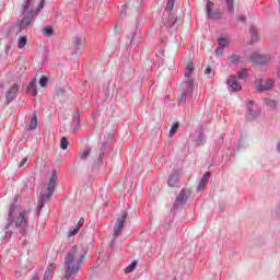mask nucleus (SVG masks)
I'll use <instances>...</instances> for the list:
<instances>
[{
	"instance_id": "c85d7f7f",
	"label": "nucleus",
	"mask_w": 280,
	"mask_h": 280,
	"mask_svg": "<svg viewBox=\"0 0 280 280\" xmlns=\"http://www.w3.org/2000/svg\"><path fill=\"white\" fill-rule=\"evenodd\" d=\"M248 78V70L247 69H242L238 72V80H246Z\"/></svg>"
},
{
	"instance_id": "de8ad7c7",
	"label": "nucleus",
	"mask_w": 280,
	"mask_h": 280,
	"mask_svg": "<svg viewBox=\"0 0 280 280\" xmlns=\"http://www.w3.org/2000/svg\"><path fill=\"white\" fill-rule=\"evenodd\" d=\"M43 8V5H40L37 10H38V12H39V10Z\"/></svg>"
},
{
	"instance_id": "4be33fe9",
	"label": "nucleus",
	"mask_w": 280,
	"mask_h": 280,
	"mask_svg": "<svg viewBox=\"0 0 280 280\" xmlns=\"http://www.w3.org/2000/svg\"><path fill=\"white\" fill-rule=\"evenodd\" d=\"M183 89H187V91H191L194 89V81L191 79H188L186 82L182 84Z\"/></svg>"
},
{
	"instance_id": "6e6552de",
	"label": "nucleus",
	"mask_w": 280,
	"mask_h": 280,
	"mask_svg": "<svg viewBox=\"0 0 280 280\" xmlns=\"http://www.w3.org/2000/svg\"><path fill=\"white\" fill-rule=\"evenodd\" d=\"M228 86L231 91H242V85L237 83V78L235 75H230L226 80Z\"/></svg>"
},
{
	"instance_id": "473e14b6",
	"label": "nucleus",
	"mask_w": 280,
	"mask_h": 280,
	"mask_svg": "<svg viewBox=\"0 0 280 280\" xmlns=\"http://www.w3.org/2000/svg\"><path fill=\"white\" fill-rule=\"evenodd\" d=\"M214 9H215V4L211 1H209L207 4V15L209 16L212 12H214L213 11Z\"/></svg>"
},
{
	"instance_id": "09e8293b",
	"label": "nucleus",
	"mask_w": 280,
	"mask_h": 280,
	"mask_svg": "<svg viewBox=\"0 0 280 280\" xmlns=\"http://www.w3.org/2000/svg\"><path fill=\"white\" fill-rule=\"evenodd\" d=\"M34 97H36V92L33 93Z\"/></svg>"
},
{
	"instance_id": "dca6fc26",
	"label": "nucleus",
	"mask_w": 280,
	"mask_h": 280,
	"mask_svg": "<svg viewBox=\"0 0 280 280\" xmlns=\"http://www.w3.org/2000/svg\"><path fill=\"white\" fill-rule=\"evenodd\" d=\"M84 36H77L73 38V45L75 47V49H82L84 47Z\"/></svg>"
},
{
	"instance_id": "c03bdc74",
	"label": "nucleus",
	"mask_w": 280,
	"mask_h": 280,
	"mask_svg": "<svg viewBox=\"0 0 280 280\" xmlns=\"http://www.w3.org/2000/svg\"><path fill=\"white\" fill-rule=\"evenodd\" d=\"M84 224V219H81L79 222H78V225L79 226H82Z\"/></svg>"
},
{
	"instance_id": "39448f33",
	"label": "nucleus",
	"mask_w": 280,
	"mask_h": 280,
	"mask_svg": "<svg viewBox=\"0 0 280 280\" xmlns=\"http://www.w3.org/2000/svg\"><path fill=\"white\" fill-rule=\"evenodd\" d=\"M137 12H139V9L135 7L133 3L129 2L122 5L120 14L121 16H132V14H137Z\"/></svg>"
},
{
	"instance_id": "4468645a",
	"label": "nucleus",
	"mask_w": 280,
	"mask_h": 280,
	"mask_svg": "<svg viewBox=\"0 0 280 280\" xmlns=\"http://www.w3.org/2000/svg\"><path fill=\"white\" fill-rule=\"evenodd\" d=\"M168 187H178V172H174L167 180Z\"/></svg>"
},
{
	"instance_id": "1a4fd4ad",
	"label": "nucleus",
	"mask_w": 280,
	"mask_h": 280,
	"mask_svg": "<svg viewBox=\"0 0 280 280\" xmlns=\"http://www.w3.org/2000/svg\"><path fill=\"white\" fill-rule=\"evenodd\" d=\"M250 58L255 65H266V62L270 61V57L264 55H253Z\"/></svg>"
},
{
	"instance_id": "423d86ee",
	"label": "nucleus",
	"mask_w": 280,
	"mask_h": 280,
	"mask_svg": "<svg viewBox=\"0 0 280 280\" xmlns=\"http://www.w3.org/2000/svg\"><path fill=\"white\" fill-rule=\"evenodd\" d=\"M32 19H34V10L31 9V11H28L19 23L20 30H27V27H30V23H32Z\"/></svg>"
},
{
	"instance_id": "9b49d317",
	"label": "nucleus",
	"mask_w": 280,
	"mask_h": 280,
	"mask_svg": "<svg viewBox=\"0 0 280 280\" xmlns=\"http://www.w3.org/2000/svg\"><path fill=\"white\" fill-rule=\"evenodd\" d=\"M16 93H19V85L13 84L9 89V91H8L7 95H5L7 101L8 102H12V100H14V97H16Z\"/></svg>"
},
{
	"instance_id": "ddd939ff",
	"label": "nucleus",
	"mask_w": 280,
	"mask_h": 280,
	"mask_svg": "<svg viewBox=\"0 0 280 280\" xmlns=\"http://www.w3.org/2000/svg\"><path fill=\"white\" fill-rule=\"evenodd\" d=\"M56 268H57L56 264H54V262L50 264L47 267V269H46V271L44 273V280H51V277L54 275V270H56Z\"/></svg>"
},
{
	"instance_id": "e433bc0d",
	"label": "nucleus",
	"mask_w": 280,
	"mask_h": 280,
	"mask_svg": "<svg viewBox=\"0 0 280 280\" xmlns=\"http://www.w3.org/2000/svg\"><path fill=\"white\" fill-rule=\"evenodd\" d=\"M47 82H49V80L47 79V77H42L39 79V84L40 86H47Z\"/></svg>"
},
{
	"instance_id": "aec40b11",
	"label": "nucleus",
	"mask_w": 280,
	"mask_h": 280,
	"mask_svg": "<svg viewBox=\"0 0 280 280\" xmlns=\"http://www.w3.org/2000/svg\"><path fill=\"white\" fill-rule=\"evenodd\" d=\"M229 60L232 65H240V62H242V57L234 54L229 57Z\"/></svg>"
},
{
	"instance_id": "49530a36",
	"label": "nucleus",
	"mask_w": 280,
	"mask_h": 280,
	"mask_svg": "<svg viewBox=\"0 0 280 280\" xmlns=\"http://www.w3.org/2000/svg\"><path fill=\"white\" fill-rule=\"evenodd\" d=\"M240 21H246V19L245 18H240Z\"/></svg>"
},
{
	"instance_id": "5701e85b",
	"label": "nucleus",
	"mask_w": 280,
	"mask_h": 280,
	"mask_svg": "<svg viewBox=\"0 0 280 280\" xmlns=\"http://www.w3.org/2000/svg\"><path fill=\"white\" fill-rule=\"evenodd\" d=\"M185 202V190H182L176 198L175 205H183Z\"/></svg>"
},
{
	"instance_id": "9d476101",
	"label": "nucleus",
	"mask_w": 280,
	"mask_h": 280,
	"mask_svg": "<svg viewBox=\"0 0 280 280\" xmlns=\"http://www.w3.org/2000/svg\"><path fill=\"white\" fill-rule=\"evenodd\" d=\"M15 226L16 229H25V226H27V219H25V213L21 212L15 218Z\"/></svg>"
},
{
	"instance_id": "6ab92c4d",
	"label": "nucleus",
	"mask_w": 280,
	"mask_h": 280,
	"mask_svg": "<svg viewBox=\"0 0 280 280\" xmlns=\"http://www.w3.org/2000/svg\"><path fill=\"white\" fill-rule=\"evenodd\" d=\"M191 73H194V63L188 62L185 68V77L191 78Z\"/></svg>"
},
{
	"instance_id": "58836bf2",
	"label": "nucleus",
	"mask_w": 280,
	"mask_h": 280,
	"mask_svg": "<svg viewBox=\"0 0 280 280\" xmlns=\"http://www.w3.org/2000/svg\"><path fill=\"white\" fill-rule=\"evenodd\" d=\"M265 102H266L267 106H271V107H273V108H275V106H277V102H275V101H272V100H268V98H267Z\"/></svg>"
},
{
	"instance_id": "f03ea898",
	"label": "nucleus",
	"mask_w": 280,
	"mask_h": 280,
	"mask_svg": "<svg viewBox=\"0 0 280 280\" xmlns=\"http://www.w3.org/2000/svg\"><path fill=\"white\" fill-rule=\"evenodd\" d=\"M58 182V177L56 176V172H52L50 175V179L47 186V192L46 194H40V198L38 201V209L44 207L45 202L51 198L54 195V189H56V183Z\"/></svg>"
},
{
	"instance_id": "a18cd8bd",
	"label": "nucleus",
	"mask_w": 280,
	"mask_h": 280,
	"mask_svg": "<svg viewBox=\"0 0 280 280\" xmlns=\"http://www.w3.org/2000/svg\"><path fill=\"white\" fill-rule=\"evenodd\" d=\"M9 221H10L9 222V226H10V224H12V217L9 218Z\"/></svg>"
},
{
	"instance_id": "a211bd4d",
	"label": "nucleus",
	"mask_w": 280,
	"mask_h": 280,
	"mask_svg": "<svg viewBox=\"0 0 280 280\" xmlns=\"http://www.w3.org/2000/svg\"><path fill=\"white\" fill-rule=\"evenodd\" d=\"M208 19H211L212 21H220V19H222V13L220 11H212L208 15Z\"/></svg>"
},
{
	"instance_id": "2f4dec72",
	"label": "nucleus",
	"mask_w": 280,
	"mask_h": 280,
	"mask_svg": "<svg viewBox=\"0 0 280 280\" xmlns=\"http://www.w3.org/2000/svg\"><path fill=\"white\" fill-rule=\"evenodd\" d=\"M225 3L228 5L229 12H235L234 0H225Z\"/></svg>"
},
{
	"instance_id": "2eb2a0df",
	"label": "nucleus",
	"mask_w": 280,
	"mask_h": 280,
	"mask_svg": "<svg viewBox=\"0 0 280 280\" xmlns=\"http://www.w3.org/2000/svg\"><path fill=\"white\" fill-rule=\"evenodd\" d=\"M38 127V119L36 118V116H33L32 118H31V121H30V124H26L25 125V130H36V128Z\"/></svg>"
},
{
	"instance_id": "a19ab883",
	"label": "nucleus",
	"mask_w": 280,
	"mask_h": 280,
	"mask_svg": "<svg viewBox=\"0 0 280 280\" xmlns=\"http://www.w3.org/2000/svg\"><path fill=\"white\" fill-rule=\"evenodd\" d=\"M67 91H69V88H65L63 90L60 89V90H59V95H65V93H66Z\"/></svg>"
},
{
	"instance_id": "f3484780",
	"label": "nucleus",
	"mask_w": 280,
	"mask_h": 280,
	"mask_svg": "<svg viewBox=\"0 0 280 280\" xmlns=\"http://www.w3.org/2000/svg\"><path fill=\"white\" fill-rule=\"evenodd\" d=\"M12 238V230H3L1 232V237H0V242H10V240Z\"/></svg>"
},
{
	"instance_id": "c9c22d12",
	"label": "nucleus",
	"mask_w": 280,
	"mask_h": 280,
	"mask_svg": "<svg viewBox=\"0 0 280 280\" xmlns=\"http://www.w3.org/2000/svg\"><path fill=\"white\" fill-rule=\"evenodd\" d=\"M28 161L30 159L27 158L22 159V161L19 163V167H27Z\"/></svg>"
},
{
	"instance_id": "37998d69",
	"label": "nucleus",
	"mask_w": 280,
	"mask_h": 280,
	"mask_svg": "<svg viewBox=\"0 0 280 280\" xmlns=\"http://www.w3.org/2000/svg\"><path fill=\"white\" fill-rule=\"evenodd\" d=\"M36 84V81H32L31 83H30V86H28V89H34V85Z\"/></svg>"
},
{
	"instance_id": "c756f323",
	"label": "nucleus",
	"mask_w": 280,
	"mask_h": 280,
	"mask_svg": "<svg viewBox=\"0 0 280 280\" xmlns=\"http://www.w3.org/2000/svg\"><path fill=\"white\" fill-rule=\"evenodd\" d=\"M31 5H32V0H24L22 8L25 12H32V10H30Z\"/></svg>"
},
{
	"instance_id": "f257e3e1",
	"label": "nucleus",
	"mask_w": 280,
	"mask_h": 280,
	"mask_svg": "<svg viewBox=\"0 0 280 280\" xmlns=\"http://www.w3.org/2000/svg\"><path fill=\"white\" fill-rule=\"evenodd\" d=\"M84 255H86V252L83 247L74 246L70 249L63 261L65 279H75L78 272H80V264L84 261Z\"/></svg>"
},
{
	"instance_id": "a878e982",
	"label": "nucleus",
	"mask_w": 280,
	"mask_h": 280,
	"mask_svg": "<svg viewBox=\"0 0 280 280\" xmlns=\"http://www.w3.org/2000/svg\"><path fill=\"white\" fill-rule=\"evenodd\" d=\"M178 128H180V125L178 122H175L170 130V137H174L175 132H178Z\"/></svg>"
},
{
	"instance_id": "72a5a7b5",
	"label": "nucleus",
	"mask_w": 280,
	"mask_h": 280,
	"mask_svg": "<svg viewBox=\"0 0 280 280\" xmlns=\"http://www.w3.org/2000/svg\"><path fill=\"white\" fill-rule=\"evenodd\" d=\"M43 34H45V36H51V34H54V28H51V26H47L44 28Z\"/></svg>"
},
{
	"instance_id": "f8f14e48",
	"label": "nucleus",
	"mask_w": 280,
	"mask_h": 280,
	"mask_svg": "<svg viewBox=\"0 0 280 280\" xmlns=\"http://www.w3.org/2000/svg\"><path fill=\"white\" fill-rule=\"evenodd\" d=\"M209 178H211V173L206 172L203 174L201 180L199 182L198 191H202V189H205L207 187V183H209Z\"/></svg>"
},
{
	"instance_id": "b1692460",
	"label": "nucleus",
	"mask_w": 280,
	"mask_h": 280,
	"mask_svg": "<svg viewBox=\"0 0 280 280\" xmlns=\"http://www.w3.org/2000/svg\"><path fill=\"white\" fill-rule=\"evenodd\" d=\"M218 43H219L220 47H229V45H231V42L224 37H220L218 39Z\"/></svg>"
},
{
	"instance_id": "0eeeda50",
	"label": "nucleus",
	"mask_w": 280,
	"mask_h": 280,
	"mask_svg": "<svg viewBox=\"0 0 280 280\" xmlns=\"http://www.w3.org/2000/svg\"><path fill=\"white\" fill-rule=\"evenodd\" d=\"M275 86V81L272 79H269L266 81L265 84L258 83L256 85V90L258 93H264V91H271Z\"/></svg>"
},
{
	"instance_id": "ea45409f",
	"label": "nucleus",
	"mask_w": 280,
	"mask_h": 280,
	"mask_svg": "<svg viewBox=\"0 0 280 280\" xmlns=\"http://www.w3.org/2000/svg\"><path fill=\"white\" fill-rule=\"evenodd\" d=\"M224 50L222 49V48H217L215 49V54H217V56H222V52H223Z\"/></svg>"
},
{
	"instance_id": "7c9ffc66",
	"label": "nucleus",
	"mask_w": 280,
	"mask_h": 280,
	"mask_svg": "<svg viewBox=\"0 0 280 280\" xmlns=\"http://www.w3.org/2000/svg\"><path fill=\"white\" fill-rule=\"evenodd\" d=\"M25 45H27V37H20L19 39V49H24Z\"/></svg>"
},
{
	"instance_id": "79ce46f5",
	"label": "nucleus",
	"mask_w": 280,
	"mask_h": 280,
	"mask_svg": "<svg viewBox=\"0 0 280 280\" xmlns=\"http://www.w3.org/2000/svg\"><path fill=\"white\" fill-rule=\"evenodd\" d=\"M252 37H253L254 40H257V33L252 32Z\"/></svg>"
},
{
	"instance_id": "4c0bfd02",
	"label": "nucleus",
	"mask_w": 280,
	"mask_h": 280,
	"mask_svg": "<svg viewBox=\"0 0 280 280\" xmlns=\"http://www.w3.org/2000/svg\"><path fill=\"white\" fill-rule=\"evenodd\" d=\"M80 231L79 228H74L73 230H70L68 233V237H71L73 235H78V232Z\"/></svg>"
},
{
	"instance_id": "bb28decb",
	"label": "nucleus",
	"mask_w": 280,
	"mask_h": 280,
	"mask_svg": "<svg viewBox=\"0 0 280 280\" xmlns=\"http://www.w3.org/2000/svg\"><path fill=\"white\" fill-rule=\"evenodd\" d=\"M60 148L61 150H67V148H69V140L67 139V137L61 138Z\"/></svg>"
},
{
	"instance_id": "412c9836",
	"label": "nucleus",
	"mask_w": 280,
	"mask_h": 280,
	"mask_svg": "<svg viewBox=\"0 0 280 280\" xmlns=\"http://www.w3.org/2000/svg\"><path fill=\"white\" fill-rule=\"evenodd\" d=\"M177 100H178V104H180L182 106L187 104V92H182L178 96H177Z\"/></svg>"
},
{
	"instance_id": "7ed1b4c3",
	"label": "nucleus",
	"mask_w": 280,
	"mask_h": 280,
	"mask_svg": "<svg viewBox=\"0 0 280 280\" xmlns=\"http://www.w3.org/2000/svg\"><path fill=\"white\" fill-rule=\"evenodd\" d=\"M174 3H176V0H168L166 3V12H168L166 27H168V28L175 27V30H177L178 25H180V20L178 18L174 16V13H173Z\"/></svg>"
},
{
	"instance_id": "cd10ccee",
	"label": "nucleus",
	"mask_w": 280,
	"mask_h": 280,
	"mask_svg": "<svg viewBox=\"0 0 280 280\" xmlns=\"http://www.w3.org/2000/svg\"><path fill=\"white\" fill-rule=\"evenodd\" d=\"M81 160L89 159L91 156V149H85L79 154Z\"/></svg>"
},
{
	"instance_id": "20e7f679",
	"label": "nucleus",
	"mask_w": 280,
	"mask_h": 280,
	"mask_svg": "<svg viewBox=\"0 0 280 280\" xmlns=\"http://www.w3.org/2000/svg\"><path fill=\"white\" fill-rule=\"evenodd\" d=\"M126 218H128V212H120L114 225V237H119V235H121V231H124V224H126Z\"/></svg>"
},
{
	"instance_id": "393cba45",
	"label": "nucleus",
	"mask_w": 280,
	"mask_h": 280,
	"mask_svg": "<svg viewBox=\"0 0 280 280\" xmlns=\"http://www.w3.org/2000/svg\"><path fill=\"white\" fill-rule=\"evenodd\" d=\"M137 268V260L132 261L127 268H125L126 275H130Z\"/></svg>"
},
{
	"instance_id": "f704fd0d",
	"label": "nucleus",
	"mask_w": 280,
	"mask_h": 280,
	"mask_svg": "<svg viewBox=\"0 0 280 280\" xmlns=\"http://www.w3.org/2000/svg\"><path fill=\"white\" fill-rule=\"evenodd\" d=\"M205 75L208 78H213V71L211 70V68L209 66L205 70Z\"/></svg>"
}]
</instances>
